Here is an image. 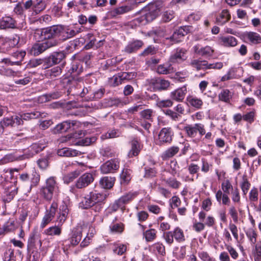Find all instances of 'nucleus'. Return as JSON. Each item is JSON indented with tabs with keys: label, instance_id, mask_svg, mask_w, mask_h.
<instances>
[{
	"label": "nucleus",
	"instance_id": "1",
	"mask_svg": "<svg viewBox=\"0 0 261 261\" xmlns=\"http://www.w3.org/2000/svg\"><path fill=\"white\" fill-rule=\"evenodd\" d=\"M163 7V3L155 1L148 4L142 10L145 14L136 18V21L142 25H145L154 20L159 15Z\"/></svg>",
	"mask_w": 261,
	"mask_h": 261
},
{
	"label": "nucleus",
	"instance_id": "2",
	"mask_svg": "<svg viewBox=\"0 0 261 261\" xmlns=\"http://www.w3.org/2000/svg\"><path fill=\"white\" fill-rule=\"evenodd\" d=\"M45 148V144L42 143H35L32 144L25 153L18 156L7 154L0 160V165L6 164L15 160H22L30 158Z\"/></svg>",
	"mask_w": 261,
	"mask_h": 261
},
{
	"label": "nucleus",
	"instance_id": "3",
	"mask_svg": "<svg viewBox=\"0 0 261 261\" xmlns=\"http://www.w3.org/2000/svg\"><path fill=\"white\" fill-rule=\"evenodd\" d=\"M58 41L55 39H47L41 43L34 44L30 50V53L38 56L48 48L56 46Z\"/></svg>",
	"mask_w": 261,
	"mask_h": 261
},
{
	"label": "nucleus",
	"instance_id": "4",
	"mask_svg": "<svg viewBox=\"0 0 261 261\" xmlns=\"http://www.w3.org/2000/svg\"><path fill=\"white\" fill-rule=\"evenodd\" d=\"M19 179L23 183L30 182V189L36 187L39 183L40 176L35 169L31 173L23 172L19 174Z\"/></svg>",
	"mask_w": 261,
	"mask_h": 261
},
{
	"label": "nucleus",
	"instance_id": "5",
	"mask_svg": "<svg viewBox=\"0 0 261 261\" xmlns=\"http://www.w3.org/2000/svg\"><path fill=\"white\" fill-rule=\"evenodd\" d=\"M188 136L194 138L196 136L197 132L201 136L205 134L204 125L201 123H196L194 125H188L184 128Z\"/></svg>",
	"mask_w": 261,
	"mask_h": 261
},
{
	"label": "nucleus",
	"instance_id": "6",
	"mask_svg": "<svg viewBox=\"0 0 261 261\" xmlns=\"http://www.w3.org/2000/svg\"><path fill=\"white\" fill-rule=\"evenodd\" d=\"M58 203L56 201H53L49 210H46L45 215L43 217L40 224L41 228H44L48 223H49L55 217L57 210L58 208Z\"/></svg>",
	"mask_w": 261,
	"mask_h": 261
},
{
	"label": "nucleus",
	"instance_id": "7",
	"mask_svg": "<svg viewBox=\"0 0 261 261\" xmlns=\"http://www.w3.org/2000/svg\"><path fill=\"white\" fill-rule=\"evenodd\" d=\"M119 168V162L116 160H109L100 167L101 172L103 174L113 173Z\"/></svg>",
	"mask_w": 261,
	"mask_h": 261
},
{
	"label": "nucleus",
	"instance_id": "8",
	"mask_svg": "<svg viewBox=\"0 0 261 261\" xmlns=\"http://www.w3.org/2000/svg\"><path fill=\"white\" fill-rule=\"evenodd\" d=\"M190 32V27L184 26L180 27L174 32L172 36L170 38H166V40L170 39L172 42V44L174 43H178L181 41L184 37Z\"/></svg>",
	"mask_w": 261,
	"mask_h": 261
},
{
	"label": "nucleus",
	"instance_id": "9",
	"mask_svg": "<svg viewBox=\"0 0 261 261\" xmlns=\"http://www.w3.org/2000/svg\"><path fill=\"white\" fill-rule=\"evenodd\" d=\"M186 49L184 48H177L174 53L170 57L169 62L171 64L179 63L187 59Z\"/></svg>",
	"mask_w": 261,
	"mask_h": 261
},
{
	"label": "nucleus",
	"instance_id": "10",
	"mask_svg": "<svg viewBox=\"0 0 261 261\" xmlns=\"http://www.w3.org/2000/svg\"><path fill=\"white\" fill-rule=\"evenodd\" d=\"M62 30V25H53L45 31V38L48 39H54V38L58 37L61 39Z\"/></svg>",
	"mask_w": 261,
	"mask_h": 261
},
{
	"label": "nucleus",
	"instance_id": "11",
	"mask_svg": "<svg viewBox=\"0 0 261 261\" xmlns=\"http://www.w3.org/2000/svg\"><path fill=\"white\" fill-rule=\"evenodd\" d=\"M173 135L172 129L170 127L163 128L158 136L159 142L161 144L170 143Z\"/></svg>",
	"mask_w": 261,
	"mask_h": 261
},
{
	"label": "nucleus",
	"instance_id": "12",
	"mask_svg": "<svg viewBox=\"0 0 261 261\" xmlns=\"http://www.w3.org/2000/svg\"><path fill=\"white\" fill-rule=\"evenodd\" d=\"M93 180L94 177L92 174L86 173L77 179L76 182V187L78 189L85 188L92 182Z\"/></svg>",
	"mask_w": 261,
	"mask_h": 261
},
{
	"label": "nucleus",
	"instance_id": "13",
	"mask_svg": "<svg viewBox=\"0 0 261 261\" xmlns=\"http://www.w3.org/2000/svg\"><path fill=\"white\" fill-rule=\"evenodd\" d=\"M81 32V28L72 29L68 26L62 25V30L61 34V39L63 40H66L74 37L76 34Z\"/></svg>",
	"mask_w": 261,
	"mask_h": 261
},
{
	"label": "nucleus",
	"instance_id": "14",
	"mask_svg": "<svg viewBox=\"0 0 261 261\" xmlns=\"http://www.w3.org/2000/svg\"><path fill=\"white\" fill-rule=\"evenodd\" d=\"M126 3L117 8H116L111 12L113 16L120 15L132 11L134 8L128 0H125Z\"/></svg>",
	"mask_w": 261,
	"mask_h": 261
},
{
	"label": "nucleus",
	"instance_id": "15",
	"mask_svg": "<svg viewBox=\"0 0 261 261\" xmlns=\"http://www.w3.org/2000/svg\"><path fill=\"white\" fill-rule=\"evenodd\" d=\"M16 28V21L11 17L5 16L0 21V29H15Z\"/></svg>",
	"mask_w": 261,
	"mask_h": 261
},
{
	"label": "nucleus",
	"instance_id": "16",
	"mask_svg": "<svg viewBox=\"0 0 261 261\" xmlns=\"http://www.w3.org/2000/svg\"><path fill=\"white\" fill-rule=\"evenodd\" d=\"M187 93V88L186 86L178 88L170 93V97L176 101H182L184 99L186 94Z\"/></svg>",
	"mask_w": 261,
	"mask_h": 261
},
{
	"label": "nucleus",
	"instance_id": "17",
	"mask_svg": "<svg viewBox=\"0 0 261 261\" xmlns=\"http://www.w3.org/2000/svg\"><path fill=\"white\" fill-rule=\"evenodd\" d=\"M82 231V228L81 226H78L73 229L70 238V243L72 246H74L77 245L81 241Z\"/></svg>",
	"mask_w": 261,
	"mask_h": 261
},
{
	"label": "nucleus",
	"instance_id": "18",
	"mask_svg": "<svg viewBox=\"0 0 261 261\" xmlns=\"http://www.w3.org/2000/svg\"><path fill=\"white\" fill-rule=\"evenodd\" d=\"M150 84L153 86L154 89L159 90H166L170 86L168 81L160 78L152 79Z\"/></svg>",
	"mask_w": 261,
	"mask_h": 261
},
{
	"label": "nucleus",
	"instance_id": "19",
	"mask_svg": "<svg viewBox=\"0 0 261 261\" xmlns=\"http://www.w3.org/2000/svg\"><path fill=\"white\" fill-rule=\"evenodd\" d=\"M193 50L195 54L203 57H211L214 52V49L209 46L199 48V45H195L193 47Z\"/></svg>",
	"mask_w": 261,
	"mask_h": 261
},
{
	"label": "nucleus",
	"instance_id": "20",
	"mask_svg": "<svg viewBox=\"0 0 261 261\" xmlns=\"http://www.w3.org/2000/svg\"><path fill=\"white\" fill-rule=\"evenodd\" d=\"M190 65L197 70L208 69V62L201 59H193L190 62Z\"/></svg>",
	"mask_w": 261,
	"mask_h": 261
},
{
	"label": "nucleus",
	"instance_id": "21",
	"mask_svg": "<svg viewBox=\"0 0 261 261\" xmlns=\"http://www.w3.org/2000/svg\"><path fill=\"white\" fill-rule=\"evenodd\" d=\"M87 37L89 40V42L85 46L87 49H89L94 47L97 48L103 45V40H97L96 37L91 33L88 34Z\"/></svg>",
	"mask_w": 261,
	"mask_h": 261
},
{
	"label": "nucleus",
	"instance_id": "22",
	"mask_svg": "<svg viewBox=\"0 0 261 261\" xmlns=\"http://www.w3.org/2000/svg\"><path fill=\"white\" fill-rule=\"evenodd\" d=\"M143 42L140 40H136L129 42L124 49L125 52L128 54H131L136 51L142 47Z\"/></svg>",
	"mask_w": 261,
	"mask_h": 261
},
{
	"label": "nucleus",
	"instance_id": "23",
	"mask_svg": "<svg viewBox=\"0 0 261 261\" xmlns=\"http://www.w3.org/2000/svg\"><path fill=\"white\" fill-rule=\"evenodd\" d=\"M130 143L131 149L128 153V156L129 158H133L139 153L141 148L140 143L137 140H133Z\"/></svg>",
	"mask_w": 261,
	"mask_h": 261
},
{
	"label": "nucleus",
	"instance_id": "24",
	"mask_svg": "<svg viewBox=\"0 0 261 261\" xmlns=\"http://www.w3.org/2000/svg\"><path fill=\"white\" fill-rule=\"evenodd\" d=\"M220 41L221 44L225 47H233L237 44V39L232 36L221 37Z\"/></svg>",
	"mask_w": 261,
	"mask_h": 261
},
{
	"label": "nucleus",
	"instance_id": "25",
	"mask_svg": "<svg viewBox=\"0 0 261 261\" xmlns=\"http://www.w3.org/2000/svg\"><path fill=\"white\" fill-rule=\"evenodd\" d=\"M57 153L59 156L66 157L76 156L80 154L79 151L74 149H71L68 148L60 149L58 150Z\"/></svg>",
	"mask_w": 261,
	"mask_h": 261
},
{
	"label": "nucleus",
	"instance_id": "26",
	"mask_svg": "<svg viewBox=\"0 0 261 261\" xmlns=\"http://www.w3.org/2000/svg\"><path fill=\"white\" fill-rule=\"evenodd\" d=\"M187 100L192 107L197 109H201L203 105L202 100L196 96H188L187 97Z\"/></svg>",
	"mask_w": 261,
	"mask_h": 261
},
{
	"label": "nucleus",
	"instance_id": "27",
	"mask_svg": "<svg viewBox=\"0 0 261 261\" xmlns=\"http://www.w3.org/2000/svg\"><path fill=\"white\" fill-rule=\"evenodd\" d=\"M25 55V51L23 50L17 51L13 53L12 58L13 61H12V64L20 65Z\"/></svg>",
	"mask_w": 261,
	"mask_h": 261
},
{
	"label": "nucleus",
	"instance_id": "28",
	"mask_svg": "<svg viewBox=\"0 0 261 261\" xmlns=\"http://www.w3.org/2000/svg\"><path fill=\"white\" fill-rule=\"evenodd\" d=\"M90 195L94 205L103 201L107 198V195L104 193L90 192Z\"/></svg>",
	"mask_w": 261,
	"mask_h": 261
},
{
	"label": "nucleus",
	"instance_id": "29",
	"mask_svg": "<svg viewBox=\"0 0 261 261\" xmlns=\"http://www.w3.org/2000/svg\"><path fill=\"white\" fill-rule=\"evenodd\" d=\"M179 148L177 146H172L165 151L162 154L163 160H166L175 155L178 151Z\"/></svg>",
	"mask_w": 261,
	"mask_h": 261
},
{
	"label": "nucleus",
	"instance_id": "30",
	"mask_svg": "<svg viewBox=\"0 0 261 261\" xmlns=\"http://www.w3.org/2000/svg\"><path fill=\"white\" fill-rule=\"evenodd\" d=\"M115 181V178L109 176H105L102 178L99 184L104 189H111L113 186Z\"/></svg>",
	"mask_w": 261,
	"mask_h": 261
},
{
	"label": "nucleus",
	"instance_id": "31",
	"mask_svg": "<svg viewBox=\"0 0 261 261\" xmlns=\"http://www.w3.org/2000/svg\"><path fill=\"white\" fill-rule=\"evenodd\" d=\"M246 37L252 44H257L261 42V36L257 33L247 32L246 34Z\"/></svg>",
	"mask_w": 261,
	"mask_h": 261
},
{
	"label": "nucleus",
	"instance_id": "32",
	"mask_svg": "<svg viewBox=\"0 0 261 261\" xmlns=\"http://www.w3.org/2000/svg\"><path fill=\"white\" fill-rule=\"evenodd\" d=\"M216 198L218 202L221 203L222 202L223 204L228 205L230 203V199L228 195L223 193L220 190L216 192Z\"/></svg>",
	"mask_w": 261,
	"mask_h": 261
},
{
	"label": "nucleus",
	"instance_id": "33",
	"mask_svg": "<svg viewBox=\"0 0 261 261\" xmlns=\"http://www.w3.org/2000/svg\"><path fill=\"white\" fill-rule=\"evenodd\" d=\"M45 9V4L42 0H38L37 3L34 4L31 16L33 17Z\"/></svg>",
	"mask_w": 261,
	"mask_h": 261
},
{
	"label": "nucleus",
	"instance_id": "34",
	"mask_svg": "<svg viewBox=\"0 0 261 261\" xmlns=\"http://www.w3.org/2000/svg\"><path fill=\"white\" fill-rule=\"evenodd\" d=\"M44 186L55 193L57 192L59 190L58 184L53 177H50L47 178Z\"/></svg>",
	"mask_w": 261,
	"mask_h": 261
},
{
	"label": "nucleus",
	"instance_id": "35",
	"mask_svg": "<svg viewBox=\"0 0 261 261\" xmlns=\"http://www.w3.org/2000/svg\"><path fill=\"white\" fill-rule=\"evenodd\" d=\"M54 193L55 192L44 186H42L40 189V195L43 199L48 201H51Z\"/></svg>",
	"mask_w": 261,
	"mask_h": 261
},
{
	"label": "nucleus",
	"instance_id": "36",
	"mask_svg": "<svg viewBox=\"0 0 261 261\" xmlns=\"http://www.w3.org/2000/svg\"><path fill=\"white\" fill-rule=\"evenodd\" d=\"M150 248L153 252L162 256H164L166 253L165 246L159 242L153 244Z\"/></svg>",
	"mask_w": 261,
	"mask_h": 261
},
{
	"label": "nucleus",
	"instance_id": "37",
	"mask_svg": "<svg viewBox=\"0 0 261 261\" xmlns=\"http://www.w3.org/2000/svg\"><path fill=\"white\" fill-rule=\"evenodd\" d=\"M94 206L90 194L84 197L80 203V206L83 209H87Z\"/></svg>",
	"mask_w": 261,
	"mask_h": 261
},
{
	"label": "nucleus",
	"instance_id": "38",
	"mask_svg": "<svg viewBox=\"0 0 261 261\" xmlns=\"http://www.w3.org/2000/svg\"><path fill=\"white\" fill-rule=\"evenodd\" d=\"M230 19V14L227 10H223L219 16L217 18V21L220 24H223Z\"/></svg>",
	"mask_w": 261,
	"mask_h": 261
},
{
	"label": "nucleus",
	"instance_id": "39",
	"mask_svg": "<svg viewBox=\"0 0 261 261\" xmlns=\"http://www.w3.org/2000/svg\"><path fill=\"white\" fill-rule=\"evenodd\" d=\"M131 178V173L130 170L127 169H124L120 174L121 184H127L130 180Z\"/></svg>",
	"mask_w": 261,
	"mask_h": 261
},
{
	"label": "nucleus",
	"instance_id": "40",
	"mask_svg": "<svg viewBox=\"0 0 261 261\" xmlns=\"http://www.w3.org/2000/svg\"><path fill=\"white\" fill-rule=\"evenodd\" d=\"M172 231L174 238L177 242L181 243L185 241L184 233L181 229L177 227Z\"/></svg>",
	"mask_w": 261,
	"mask_h": 261
},
{
	"label": "nucleus",
	"instance_id": "41",
	"mask_svg": "<svg viewBox=\"0 0 261 261\" xmlns=\"http://www.w3.org/2000/svg\"><path fill=\"white\" fill-rule=\"evenodd\" d=\"M125 204L123 203V201L120 197L117 200H115V202L110 206V209L113 212H116L119 209H120L122 212H124L125 209Z\"/></svg>",
	"mask_w": 261,
	"mask_h": 261
},
{
	"label": "nucleus",
	"instance_id": "42",
	"mask_svg": "<svg viewBox=\"0 0 261 261\" xmlns=\"http://www.w3.org/2000/svg\"><path fill=\"white\" fill-rule=\"evenodd\" d=\"M156 232L157 231L155 229L151 228L146 230L144 232L143 236L147 242H152L156 238Z\"/></svg>",
	"mask_w": 261,
	"mask_h": 261
},
{
	"label": "nucleus",
	"instance_id": "43",
	"mask_svg": "<svg viewBox=\"0 0 261 261\" xmlns=\"http://www.w3.org/2000/svg\"><path fill=\"white\" fill-rule=\"evenodd\" d=\"M138 194V193L137 192H129L120 197V198L123 201V203L126 204L131 202L135 198H136Z\"/></svg>",
	"mask_w": 261,
	"mask_h": 261
},
{
	"label": "nucleus",
	"instance_id": "44",
	"mask_svg": "<svg viewBox=\"0 0 261 261\" xmlns=\"http://www.w3.org/2000/svg\"><path fill=\"white\" fill-rule=\"evenodd\" d=\"M51 56L55 64H57L66 57V54L63 51H57L53 53Z\"/></svg>",
	"mask_w": 261,
	"mask_h": 261
},
{
	"label": "nucleus",
	"instance_id": "45",
	"mask_svg": "<svg viewBox=\"0 0 261 261\" xmlns=\"http://www.w3.org/2000/svg\"><path fill=\"white\" fill-rule=\"evenodd\" d=\"M113 252L119 255L124 254L126 251V246L123 244H114L113 245Z\"/></svg>",
	"mask_w": 261,
	"mask_h": 261
},
{
	"label": "nucleus",
	"instance_id": "46",
	"mask_svg": "<svg viewBox=\"0 0 261 261\" xmlns=\"http://www.w3.org/2000/svg\"><path fill=\"white\" fill-rule=\"evenodd\" d=\"M14 126V122L12 117L11 118H4L0 122V133H3L5 127L8 126Z\"/></svg>",
	"mask_w": 261,
	"mask_h": 261
},
{
	"label": "nucleus",
	"instance_id": "47",
	"mask_svg": "<svg viewBox=\"0 0 261 261\" xmlns=\"http://www.w3.org/2000/svg\"><path fill=\"white\" fill-rule=\"evenodd\" d=\"M61 233V229L59 226H51L44 230V233L48 236H59Z\"/></svg>",
	"mask_w": 261,
	"mask_h": 261
},
{
	"label": "nucleus",
	"instance_id": "48",
	"mask_svg": "<svg viewBox=\"0 0 261 261\" xmlns=\"http://www.w3.org/2000/svg\"><path fill=\"white\" fill-rule=\"evenodd\" d=\"M251 184L247 178L246 176L244 175L242 178V181L240 185V187L243 195L246 196L250 187Z\"/></svg>",
	"mask_w": 261,
	"mask_h": 261
},
{
	"label": "nucleus",
	"instance_id": "49",
	"mask_svg": "<svg viewBox=\"0 0 261 261\" xmlns=\"http://www.w3.org/2000/svg\"><path fill=\"white\" fill-rule=\"evenodd\" d=\"M96 140V138L95 137L90 138H85L84 139H80L75 143L76 145L81 146H88L91 144L94 143Z\"/></svg>",
	"mask_w": 261,
	"mask_h": 261
},
{
	"label": "nucleus",
	"instance_id": "50",
	"mask_svg": "<svg viewBox=\"0 0 261 261\" xmlns=\"http://www.w3.org/2000/svg\"><path fill=\"white\" fill-rule=\"evenodd\" d=\"M219 99L224 102H228L231 98L230 92L228 89H223L219 94Z\"/></svg>",
	"mask_w": 261,
	"mask_h": 261
},
{
	"label": "nucleus",
	"instance_id": "51",
	"mask_svg": "<svg viewBox=\"0 0 261 261\" xmlns=\"http://www.w3.org/2000/svg\"><path fill=\"white\" fill-rule=\"evenodd\" d=\"M236 70L234 68H231L228 70L226 74L223 75L221 79V82L232 80L236 78Z\"/></svg>",
	"mask_w": 261,
	"mask_h": 261
},
{
	"label": "nucleus",
	"instance_id": "52",
	"mask_svg": "<svg viewBox=\"0 0 261 261\" xmlns=\"http://www.w3.org/2000/svg\"><path fill=\"white\" fill-rule=\"evenodd\" d=\"M109 82L113 87L118 86L123 83L120 73L110 79Z\"/></svg>",
	"mask_w": 261,
	"mask_h": 261
},
{
	"label": "nucleus",
	"instance_id": "53",
	"mask_svg": "<svg viewBox=\"0 0 261 261\" xmlns=\"http://www.w3.org/2000/svg\"><path fill=\"white\" fill-rule=\"evenodd\" d=\"M17 190L18 188L13 185L8 188L6 192L7 199L10 201L13 199L14 197L17 194Z\"/></svg>",
	"mask_w": 261,
	"mask_h": 261
},
{
	"label": "nucleus",
	"instance_id": "54",
	"mask_svg": "<svg viewBox=\"0 0 261 261\" xmlns=\"http://www.w3.org/2000/svg\"><path fill=\"white\" fill-rule=\"evenodd\" d=\"M222 190L223 192L228 195L229 194L230 190L231 192L234 189L231 184L229 180H224L221 184Z\"/></svg>",
	"mask_w": 261,
	"mask_h": 261
},
{
	"label": "nucleus",
	"instance_id": "55",
	"mask_svg": "<svg viewBox=\"0 0 261 261\" xmlns=\"http://www.w3.org/2000/svg\"><path fill=\"white\" fill-rule=\"evenodd\" d=\"M174 17V12L172 10H167L164 11L162 15V21L164 22H167L172 20Z\"/></svg>",
	"mask_w": 261,
	"mask_h": 261
},
{
	"label": "nucleus",
	"instance_id": "56",
	"mask_svg": "<svg viewBox=\"0 0 261 261\" xmlns=\"http://www.w3.org/2000/svg\"><path fill=\"white\" fill-rule=\"evenodd\" d=\"M172 64L170 63L169 65H160L157 68V72L160 74H167L170 73L172 69Z\"/></svg>",
	"mask_w": 261,
	"mask_h": 261
},
{
	"label": "nucleus",
	"instance_id": "57",
	"mask_svg": "<svg viewBox=\"0 0 261 261\" xmlns=\"http://www.w3.org/2000/svg\"><path fill=\"white\" fill-rule=\"evenodd\" d=\"M164 181L166 184L173 189H178L181 185L180 182L173 178L164 179Z\"/></svg>",
	"mask_w": 261,
	"mask_h": 261
},
{
	"label": "nucleus",
	"instance_id": "58",
	"mask_svg": "<svg viewBox=\"0 0 261 261\" xmlns=\"http://www.w3.org/2000/svg\"><path fill=\"white\" fill-rule=\"evenodd\" d=\"M120 74L123 83L125 81H129L133 80L137 76V73L135 72H123L120 73Z\"/></svg>",
	"mask_w": 261,
	"mask_h": 261
},
{
	"label": "nucleus",
	"instance_id": "59",
	"mask_svg": "<svg viewBox=\"0 0 261 261\" xmlns=\"http://www.w3.org/2000/svg\"><path fill=\"white\" fill-rule=\"evenodd\" d=\"M103 95V91L102 89H99L94 92H92L91 94L88 95L86 98V100H91L94 99L100 98Z\"/></svg>",
	"mask_w": 261,
	"mask_h": 261
},
{
	"label": "nucleus",
	"instance_id": "60",
	"mask_svg": "<svg viewBox=\"0 0 261 261\" xmlns=\"http://www.w3.org/2000/svg\"><path fill=\"white\" fill-rule=\"evenodd\" d=\"M231 199L233 202L237 203L240 202L241 197L240 192L238 188H235L232 190L231 192Z\"/></svg>",
	"mask_w": 261,
	"mask_h": 261
},
{
	"label": "nucleus",
	"instance_id": "61",
	"mask_svg": "<svg viewBox=\"0 0 261 261\" xmlns=\"http://www.w3.org/2000/svg\"><path fill=\"white\" fill-rule=\"evenodd\" d=\"M4 261H16L14 251L13 250L10 249L5 252Z\"/></svg>",
	"mask_w": 261,
	"mask_h": 261
},
{
	"label": "nucleus",
	"instance_id": "62",
	"mask_svg": "<svg viewBox=\"0 0 261 261\" xmlns=\"http://www.w3.org/2000/svg\"><path fill=\"white\" fill-rule=\"evenodd\" d=\"M22 120H29L32 119H35L36 118L39 117L40 116V114L39 112H31L23 114L21 115Z\"/></svg>",
	"mask_w": 261,
	"mask_h": 261
},
{
	"label": "nucleus",
	"instance_id": "63",
	"mask_svg": "<svg viewBox=\"0 0 261 261\" xmlns=\"http://www.w3.org/2000/svg\"><path fill=\"white\" fill-rule=\"evenodd\" d=\"M47 72L51 78L55 77L61 75V68L59 66H56L48 70Z\"/></svg>",
	"mask_w": 261,
	"mask_h": 261
},
{
	"label": "nucleus",
	"instance_id": "64",
	"mask_svg": "<svg viewBox=\"0 0 261 261\" xmlns=\"http://www.w3.org/2000/svg\"><path fill=\"white\" fill-rule=\"evenodd\" d=\"M254 256L255 261L261 260V245L258 243L256 244L255 246Z\"/></svg>",
	"mask_w": 261,
	"mask_h": 261
}]
</instances>
